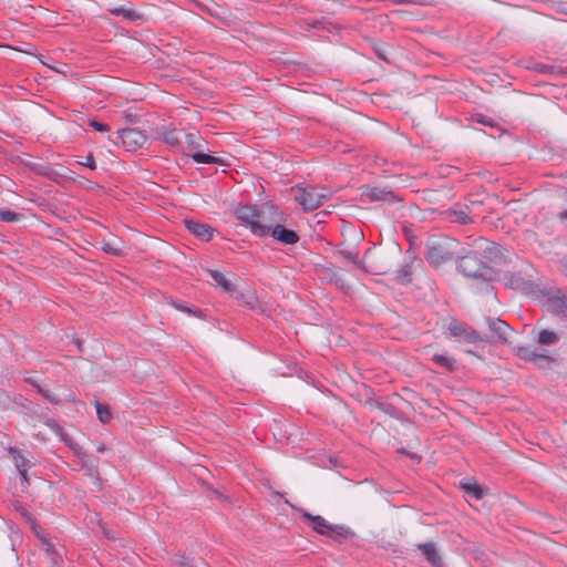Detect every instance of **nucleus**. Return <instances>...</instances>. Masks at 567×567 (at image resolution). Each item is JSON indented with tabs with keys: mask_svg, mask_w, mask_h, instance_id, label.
I'll return each instance as SVG.
<instances>
[{
	"mask_svg": "<svg viewBox=\"0 0 567 567\" xmlns=\"http://www.w3.org/2000/svg\"><path fill=\"white\" fill-rule=\"evenodd\" d=\"M235 214L256 236L266 237L270 235L285 245H293L299 240V236L293 230L279 224L281 213L274 206H262L259 209L255 206H239Z\"/></svg>",
	"mask_w": 567,
	"mask_h": 567,
	"instance_id": "f257e3e1",
	"label": "nucleus"
},
{
	"mask_svg": "<svg viewBox=\"0 0 567 567\" xmlns=\"http://www.w3.org/2000/svg\"><path fill=\"white\" fill-rule=\"evenodd\" d=\"M475 247L476 250L460 258L457 269L465 277L489 282L494 278V271L478 259V254L481 252L486 259L493 260L499 255V247L482 238L475 241Z\"/></svg>",
	"mask_w": 567,
	"mask_h": 567,
	"instance_id": "f03ea898",
	"label": "nucleus"
},
{
	"mask_svg": "<svg viewBox=\"0 0 567 567\" xmlns=\"http://www.w3.org/2000/svg\"><path fill=\"white\" fill-rule=\"evenodd\" d=\"M330 194L323 189L316 187H299L296 200L302 206L305 210H313L320 207Z\"/></svg>",
	"mask_w": 567,
	"mask_h": 567,
	"instance_id": "7ed1b4c3",
	"label": "nucleus"
},
{
	"mask_svg": "<svg viewBox=\"0 0 567 567\" xmlns=\"http://www.w3.org/2000/svg\"><path fill=\"white\" fill-rule=\"evenodd\" d=\"M514 352L519 359L532 362L542 369L548 368L554 362L548 352L542 348L533 346L515 347Z\"/></svg>",
	"mask_w": 567,
	"mask_h": 567,
	"instance_id": "20e7f679",
	"label": "nucleus"
},
{
	"mask_svg": "<svg viewBox=\"0 0 567 567\" xmlns=\"http://www.w3.org/2000/svg\"><path fill=\"white\" fill-rule=\"evenodd\" d=\"M113 143H117V140L121 141L124 147L127 151L133 152L137 148H142L147 144L146 135L137 130V128H124L116 133V140L111 138Z\"/></svg>",
	"mask_w": 567,
	"mask_h": 567,
	"instance_id": "39448f33",
	"label": "nucleus"
},
{
	"mask_svg": "<svg viewBox=\"0 0 567 567\" xmlns=\"http://www.w3.org/2000/svg\"><path fill=\"white\" fill-rule=\"evenodd\" d=\"M446 334L449 337L458 338L467 343H478L483 341L482 337L474 329L455 319L449 321Z\"/></svg>",
	"mask_w": 567,
	"mask_h": 567,
	"instance_id": "423d86ee",
	"label": "nucleus"
},
{
	"mask_svg": "<svg viewBox=\"0 0 567 567\" xmlns=\"http://www.w3.org/2000/svg\"><path fill=\"white\" fill-rule=\"evenodd\" d=\"M447 239H431L427 243V259L435 267L442 265L452 257Z\"/></svg>",
	"mask_w": 567,
	"mask_h": 567,
	"instance_id": "0eeeda50",
	"label": "nucleus"
},
{
	"mask_svg": "<svg viewBox=\"0 0 567 567\" xmlns=\"http://www.w3.org/2000/svg\"><path fill=\"white\" fill-rule=\"evenodd\" d=\"M303 516L311 522L312 528L321 535L347 536L348 534H350V529L348 527L342 525H331L319 515L312 516L306 513Z\"/></svg>",
	"mask_w": 567,
	"mask_h": 567,
	"instance_id": "6e6552de",
	"label": "nucleus"
},
{
	"mask_svg": "<svg viewBox=\"0 0 567 567\" xmlns=\"http://www.w3.org/2000/svg\"><path fill=\"white\" fill-rule=\"evenodd\" d=\"M185 226L194 236L205 241L210 240L215 233V229L209 225L193 219H186Z\"/></svg>",
	"mask_w": 567,
	"mask_h": 567,
	"instance_id": "1a4fd4ad",
	"label": "nucleus"
},
{
	"mask_svg": "<svg viewBox=\"0 0 567 567\" xmlns=\"http://www.w3.org/2000/svg\"><path fill=\"white\" fill-rule=\"evenodd\" d=\"M101 249L113 256H121L124 252L123 241L116 236H110L101 241Z\"/></svg>",
	"mask_w": 567,
	"mask_h": 567,
	"instance_id": "9d476101",
	"label": "nucleus"
},
{
	"mask_svg": "<svg viewBox=\"0 0 567 567\" xmlns=\"http://www.w3.org/2000/svg\"><path fill=\"white\" fill-rule=\"evenodd\" d=\"M563 336V332H557L550 329H540L537 333V343L540 347H553L557 344Z\"/></svg>",
	"mask_w": 567,
	"mask_h": 567,
	"instance_id": "9b49d317",
	"label": "nucleus"
},
{
	"mask_svg": "<svg viewBox=\"0 0 567 567\" xmlns=\"http://www.w3.org/2000/svg\"><path fill=\"white\" fill-rule=\"evenodd\" d=\"M506 286L527 292L532 285L529 280L523 278L519 274H511L506 277Z\"/></svg>",
	"mask_w": 567,
	"mask_h": 567,
	"instance_id": "f8f14e48",
	"label": "nucleus"
},
{
	"mask_svg": "<svg viewBox=\"0 0 567 567\" xmlns=\"http://www.w3.org/2000/svg\"><path fill=\"white\" fill-rule=\"evenodd\" d=\"M432 361L439 365L444 368L447 371H453L456 365V361L453 357L449 355L446 352L443 353H434L432 355Z\"/></svg>",
	"mask_w": 567,
	"mask_h": 567,
	"instance_id": "ddd939ff",
	"label": "nucleus"
},
{
	"mask_svg": "<svg viewBox=\"0 0 567 567\" xmlns=\"http://www.w3.org/2000/svg\"><path fill=\"white\" fill-rule=\"evenodd\" d=\"M461 487L467 493L468 495L473 496L476 499H481L484 496L483 488L471 478H466L461 483Z\"/></svg>",
	"mask_w": 567,
	"mask_h": 567,
	"instance_id": "4468645a",
	"label": "nucleus"
},
{
	"mask_svg": "<svg viewBox=\"0 0 567 567\" xmlns=\"http://www.w3.org/2000/svg\"><path fill=\"white\" fill-rule=\"evenodd\" d=\"M367 196L372 200L392 202L394 199V195L391 190L381 187L371 188L367 193Z\"/></svg>",
	"mask_w": 567,
	"mask_h": 567,
	"instance_id": "2eb2a0df",
	"label": "nucleus"
},
{
	"mask_svg": "<svg viewBox=\"0 0 567 567\" xmlns=\"http://www.w3.org/2000/svg\"><path fill=\"white\" fill-rule=\"evenodd\" d=\"M420 549L422 550L423 555L426 557V559L434 566H439L441 563V558L436 551V548L434 544L427 543V544H421Z\"/></svg>",
	"mask_w": 567,
	"mask_h": 567,
	"instance_id": "dca6fc26",
	"label": "nucleus"
},
{
	"mask_svg": "<svg viewBox=\"0 0 567 567\" xmlns=\"http://www.w3.org/2000/svg\"><path fill=\"white\" fill-rule=\"evenodd\" d=\"M110 12L114 16H122L123 18L130 21H135L141 18V14L137 11L124 6L112 8L110 9Z\"/></svg>",
	"mask_w": 567,
	"mask_h": 567,
	"instance_id": "f3484780",
	"label": "nucleus"
},
{
	"mask_svg": "<svg viewBox=\"0 0 567 567\" xmlns=\"http://www.w3.org/2000/svg\"><path fill=\"white\" fill-rule=\"evenodd\" d=\"M547 311L559 315L565 311L566 301L560 297H549L546 302Z\"/></svg>",
	"mask_w": 567,
	"mask_h": 567,
	"instance_id": "a211bd4d",
	"label": "nucleus"
},
{
	"mask_svg": "<svg viewBox=\"0 0 567 567\" xmlns=\"http://www.w3.org/2000/svg\"><path fill=\"white\" fill-rule=\"evenodd\" d=\"M210 276L216 281V284L221 287V289L224 291H226V292L235 291V286L225 277L224 274H221L217 270H212Z\"/></svg>",
	"mask_w": 567,
	"mask_h": 567,
	"instance_id": "6ab92c4d",
	"label": "nucleus"
},
{
	"mask_svg": "<svg viewBox=\"0 0 567 567\" xmlns=\"http://www.w3.org/2000/svg\"><path fill=\"white\" fill-rule=\"evenodd\" d=\"M489 328L492 331H494L497 337L505 341L506 338H507V333L509 331V326L505 322V321H502V320H493L491 323H489Z\"/></svg>",
	"mask_w": 567,
	"mask_h": 567,
	"instance_id": "aec40b11",
	"label": "nucleus"
},
{
	"mask_svg": "<svg viewBox=\"0 0 567 567\" xmlns=\"http://www.w3.org/2000/svg\"><path fill=\"white\" fill-rule=\"evenodd\" d=\"M192 157L196 163H203V164H213V163L219 162L218 158L215 157L214 155L206 154L203 152H196L192 155Z\"/></svg>",
	"mask_w": 567,
	"mask_h": 567,
	"instance_id": "412c9836",
	"label": "nucleus"
},
{
	"mask_svg": "<svg viewBox=\"0 0 567 567\" xmlns=\"http://www.w3.org/2000/svg\"><path fill=\"white\" fill-rule=\"evenodd\" d=\"M95 410H96L97 417L102 423H107L111 420L112 414L107 406H105L99 402H95Z\"/></svg>",
	"mask_w": 567,
	"mask_h": 567,
	"instance_id": "4be33fe9",
	"label": "nucleus"
},
{
	"mask_svg": "<svg viewBox=\"0 0 567 567\" xmlns=\"http://www.w3.org/2000/svg\"><path fill=\"white\" fill-rule=\"evenodd\" d=\"M13 453H14V455H13L14 465H16L17 470L19 471L21 478L23 481H25L27 480V470H25L24 458L17 451H14Z\"/></svg>",
	"mask_w": 567,
	"mask_h": 567,
	"instance_id": "5701e85b",
	"label": "nucleus"
},
{
	"mask_svg": "<svg viewBox=\"0 0 567 567\" xmlns=\"http://www.w3.org/2000/svg\"><path fill=\"white\" fill-rule=\"evenodd\" d=\"M32 385L38 390L39 393H41L48 401H50L52 404H60L61 400L58 399L55 395H53L49 390L43 389L39 383L35 381H32Z\"/></svg>",
	"mask_w": 567,
	"mask_h": 567,
	"instance_id": "b1692460",
	"label": "nucleus"
},
{
	"mask_svg": "<svg viewBox=\"0 0 567 567\" xmlns=\"http://www.w3.org/2000/svg\"><path fill=\"white\" fill-rule=\"evenodd\" d=\"M0 219L2 221L12 223L20 219V215L10 210H0Z\"/></svg>",
	"mask_w": 567,
	"mask_h": 567,
	"instance_id": "393cba45",
	"label": "nucleus"
},
{
	"mask_svg": "<svg viewBox=\"0 0 567 567\" xmlns=\"http://www.w3.org/2000/svg\"><path fill=\"white\" fill-rule=\"evenodd\" d=\"M164 140L168 145H172V146L179 144V138H178L176 131L167 132L164 136Z\"/></svg>",
	"mask_w": 567,
	"mask_h": 567,
	"instance_id": "a878e982",
	"label": "nucleus"
},
{
	"mask_svg": "<svg viewBox=\"0 0 567 567\" xmlns=\"http://www.w3.org/2000/svg\"><path fill=\"white\" fill-rule=\"evenodd\" d=\"M186 138L193 148H199L202 145V138L197 134L189 133Z\"/></svg>",
	"mask_w": 567,
	"mask_h": 567,
	"instance_id": "bb28decb",
	"label": "nucleus"
},
{
	"mask_svg": "<svg viewBox=\"0 0 567 567\" xmlns=\"http://www.w3.org/2000/svg\"><path fill=\"white\" fill-rule=\"evenodd\" d=\"M90 126H92L94 130L99 132H107L110 130V127L106 124L96 121H91Z\"/></svg>",
	"mask_w": 567,
	"mask_h": 567,
	"instance_id": "cd10ccee",
	"label": "nucleus"
},
{
	"mask_svg": "<svg viewBox=\"0 0 567 567\" xmlns=\"http://www.w3.org/2000/svg\"><path fill=\"white\" fill-rule=\"evenodd\" d=\"M79 163L90 167L91 169H94L96 167L95 161L92 155H87L84 161Z\"/></svg>",
	"mask_w": 567,
	"mask_h": 567,
	"instance_id": "c85d7f7f",
	"label": "nucleus"
},
{
	"mask_svg": "<svg viewBox=\"0 0 567 567\" xmlns=\"http://www.w3.org/2000/svg\"><path fill=\"white\" fill-rule=\"evenodd\" d=\"M470 216L465 214L464 212L456 213V220H458L462 224H467L470 221Z\"/></svg>",
	"mask_w": 567,
	"mask_h": 567,
	"instance_id": "c756f323",
	"label": "nucleus"
},
{
	"mask_svg": "<svg viewBox=\"0 0 567 567\" xmlns=\"http://www.w3.org/2000/svg\"><path fill=\"white\" fill-rule=\"evenodd\" d=\"M51 429L63 440L66 442V439L64 437L63 435V432L61 430V427L55 423V422H52V423H48Z\"/></svg>",
	"mask_w": 567,
	"mask_h": 567,
	"instance_id": "7c9ffc66",
	"label": "nucleus"
},
{
	"mask_svg": "<svg viewBox=\"0 0 567 567\" xmlns=\"http://www.w3.org/2000/svg\"><path fill=\"white\" fill-rule=\"evenodd\" d=\"M17 509L20 512V514L23 517H25L28 520H30V516H29L28 512L23 507L19 506V507H17Z\"/></svg>",
	"mask_w": 567,
	"mask_h": 567,
	"instance_id": "2f4dec72",
	"label": "nucleus"
},
{
	"mask_svg": "<svg viewBox=\"0 0 567 567\" xmlns=\"http://www.w3.org/2000/svg\"><path fill=\"white\" fill-rule=\"evenodd\" d=\"M179 564H181L182 566H185V567H196V566H194L193 564H190V561H189L187 558H185V557H183V559L181 560V563H179Z\"/></svg>",
	"mask_w": 567,
	"mask_h": 567,
	"instance_id": "473e14b6",
	"label": "nucleus"
},
{
	"mask_svg": "<svg viewBox=\"0 0 567 567\" xmlns=\"http://www.w3.org/2000/svg\"><path fill=\"white\" fill-rule=\"evenodd\" d=\"M65 401H69V402H74L75 401V398L72 393H69L66 396H65Z\"/></svg>",
	"mask_w": 567,
	"mask_h": 567,
	"instance_id": "72a5a7b5",
	"label": "nucleus"
},
{
	"mask_svg": "<svg viewBox=\"0 0 567 567\" xmlns=\"http://www.w3.org/2000/svg\"><path fill=\"white\" fill-rule=\"evenodd\" d=\"M176 308L182 310V311H186V312L190 311L187 307L176 306Z\"/></svg>",
	"mask_w": 567,
	"mask_h": 567,
	"instance_id": "f704fd0d",
	"label": "nucleus"
}]
</instances>
